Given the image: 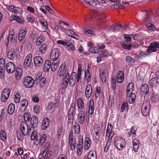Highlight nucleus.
Wrapping results in <instances>:
<instances>
[{"label": "nucleus", "instance_id": "nucleus-53", "mask_svg": "<svg viewBox=\"0 0 159 159\" xmlns=\"http://www.w3.org/2000/svg\"><path fill=\"white\" fill-rule=\"evenodd\" d=\"M0 136L2 140L7 139L6 132L3 130H2L0 133Z\"/></svg>", "mask_w": 159, "mask_h": 159}, {"label": "nucleus", "instance_id": "nucleus-35", "mask_svg": "<svg viewBox=\"0 0 159 159\" xmlns=\"http://www.w3.org/2000/svg\"><path fill=\"white\" fill-rule=\"evenodd\" d=\"M59 64V62L58 61H53L51 65V70L53 71H55L58 67Z\"/></svg>", "mask_w": 159, "mask_h": 159}, {"label": "nucleus", "instance_id": "nucleus-38", "mask_svg": "<svg viewBox=\"0 0 159 159\" xmlns=\"http://www.w3.org/2000/svg\"><path fill=\"white\" fill-rule=\"evenodd\" d=\"M125 59L126 62L129 65H131L135 62L134 59L129 56H127Z\"/></svg>", "mask_w": 159, "mask_h": 159}, {"label": "nucleus", "instance_id": "nucleus-58", "mask_svg": "<svg viewBox=\"0 0 159 159\" xmlns=\"http://www.w3.org/2000/svg\"><path fill=\"white\" fill-rule=\"evenodd\" d=\"M5 60L2 58L0 59V67H5Z\"/></svg>", "mask_w": 159, "mask_h": 159}, {"label": "nucleus", "instance_id": "nucleus-17", "mask_svg": "<svg viewBox=\"0 0 159 159\" xmlns=\"http://www.w3.org/2000/svg\"><path fill=\"white\" fill-rule=\"evenodd\" d=\"M85 113L83 111H80L77 115V119L79 123L81 124H83L85 121Z\"/></svg>", "mask_w": 159, "mask_h": 159}, {"label": "nucleus", "instance_id": "nucleus-45", "mask_svg": "<svg viewBox=\"0 0 159 159\" xmlns=\"http://www.w3.org/2000/svg\"><path fill=\"white\" fill-rule=\"evenodd\" d=\"M20 103L21 104L22 107H24V110H25L28 104L27 101L25 99L22 100L21 101Z\"/></svg>", "mask_w": 159, "mask_h": 159}, {"label": "nucleus", "instance_id": "nucleus-39", "mask_svg": "<svg viewBox=\"0 0 159 159\" xmlns=\"http://www.w3.org/2000/svg\"><path fill=\"white\" fill-rule=\"evenodd\" d=\"M124 37L125 40L122 42L120 43H124L126 44H130V41H131V37L129 36H128L127 35H124Z\"/></svg>", "mask_w": 159, "mask_h": 159}, {"label": "nucleus", "instance_id": "nucleus-52", "mask_svg": "<svg viewBox=\"0 0 159 159\" xmlns=\"http://www.w3.org/2000/svg\"><path fill=\"white\" fill-rule=\"evenodd\" d=\"M20 93H17L15 96L14 101L16 103H19L20 100Z\"/></svg>", "mask_w": 159, "mask_h": 159}, {"label": "nucleus", "instance_id": "nucleus-31", "mask_svg": "<svg viewBox=\"0 0 159 159\" xmlns=\"http://www.w3.org/2000/svg\"><path fill=\"white\" fill-rule=\"evenodd\" d=\"M139 141H138L137 139H134L132 143L133 145V150L135 152H137L138 151L139 146Z\"/></svg>", "mask_w": 159, "mask_h": 159}, {"label": "nucleus", "instance_id": "nucleus-62", "mask_svg": "<svg viewBox=\"0 0 159 159\" xmlns=\"http://www.w3.org/2000/svg\"><path fill=\"white\" fill-rule=\"evenodd\" d=\"M81 71L80 70H78L77 75H76L77 82H79L80 80L82 78H81Z\"/></svg>", "mask_w": 159, "mask_h": 159}, {"label": "nucleus", "instance_id": "nucleus-11", "mask_svg": "<svg viewBox=\"0 0 159 159\" xmlns=\"http://www.w3.org/2000/svg\"><path fill=\"white\" fill-rule=\"evenodd\" d=\"M141 113L144 116H147L150 112V104H143L141 107Z\"/></svg>", "mask_w": 159, "mask_h": 159}, {"label": "nucleus", "instance_id": "nucleus-15", "mask_svg": "<svg viewBox=\"0 0 159 159\" xmlns=\"http://www.w3.org/2000/svg\"><path fill=\"white\" fill-rule=\"evenodd\" d=\"M63 78V82L61 84V87L62 89H64L66 88L69 83V74L67 73L65 75V76Z\"/></svg>", "mask_w": 159, "mask_h": 159}, {"label": "nucleus", "instance_id": "nucleus-32", "mask_svg": "<svg viewBox=\"0 0 159 159\" xmlns=\"http://www.w3.org/2000/svg\"><path fill=\"white\" fill-rule=\"evenodd\" d=\"M77 105L78 108L80 110L83 109L84 107V101L81 98H79L77 101Z\"/></svg>", "mask_w": 159, "mask_h": 159}, {"label": "nucleus", "instance_id": "nucleus-13", "mask_svg": "<svg viewBox=\"0 0 159 159\" xmlns=\"http://www.w3.org/2000/svg\"><path fill=\"white\" fill-rule=\"evenodd\" d=\"M32 60V55L29 54L25 59L23 67L25 69H28L31 65Z\"/></svg>", "mask_w": 159, "mask_h": 159}, {"label": "nucleus", "instance_id": "nucleus-63", "mask_svg": "<svg viewBox=\"0 0 159 159\" xmlns=\"http://www.w3.org/2000/svg\"><path fill=\"white\" fill-rule=\"evenodd\" d=\"M110 144L111 142L110 141H109L108 140L105 146L104 147V151L105 152H106L108 151V149L110 147Z\"/></svg>", "mask_w": 159, "mask_h": 159}, {"label": "nucleus", "instance_id": "nucleus-28", "mask_svg": "<svg viewBox=\"0 0 159 159\" xmlns=\"http://www.w3.org/2000/svg\"><path fill=\"white\" fill-rule=\"evenodd\" d=\"M127 97L129 98V103H133L134 102L136 97L135 93L131 92L130 94H128Z\"/></svg>", "mask_w": 159, "mask_h": 159}, {"label": "nucleus", "instance_id": "nucleus-22", "mask_svg": "<svg viewBox=\"0 0 159 159\" xmlns=\"http://www.w3.org/2000/svg\"><path fill=\"white\" fill-rule=\"evenodd\" d=\"M124 80V74L121 70L119 71L117 73V81L118 83H121Z\"/></svg>", "mask_w": 159, "mask_h": 159}, {"label": "nucleus", "instance_id": "nucleus-36", "mask_svg": "<svg viewBox=\"0 0 159 159\" xmlns=\"http://www.w3.org/2000/svg\"><path fill=\"white\" fill-rule=\"evenodd\" d=\"M57 105V103H54L52 102H50L48 103V107L49 110H52V111H54L55 108Z\"/></svg>", "mask_w": 159, "mask_h": 159}, {"label": "nucleus", "instance_id": "nucleus-4", "mask_svg": "<svg viewBox=\"0 0 159 159\" xmlns=\"http://www.w3.org/2000/svg\"><path fill=\"white\" fill-rule=\"evenodd\" d=\"M34 83V80L30 76H26L24 79L23 84L24 86L27 88L32 87Z\"/></svg>", "mask_w": 159, "mask_h": 159}, {"label": "nucleus", "instance_id": "nucleus-20", "mask_svg": "<svg viewBox=\"0 0 159 159\" xmlns=\"http://www.w3.org/2000/svg\"><path fill=\"white\" fill-rule=\"evenodd\" d=\"M65 70V66L64 65H61L58 71V75L60 77H64L66 73Z\"/></svg>", "mask_w": 159, "mask_h": 159}, {"label": "nucleus", "instance_id": "nucleus-47", "mask_svg": "<svg viewBox=\"0 0 159 159\" xmlns=\"http://www.w3.org/2000/svg\"><path fill=\"white\" fill-rule=\"evenodd\" d=\"M43 41L44 40L42 38H41L40 36V35L37 39L36 41V45L37 46H39L43 43Z\"/></svg>", "mask_w": 159, "mask_h": 159}, {"label": "nucleus", "instance_id": "nucleus-46", "mask_svg": "<svg viewBox=\"0 0 159 159\" xmlns=\"http://www.w3.org/2000/svg\"><path fill=\"white\" fill-rule=\"evenodd\" d=\"M69 142L70 143V148L72 150L75 149L76 145V139L73 141H69Z\"/></svg>", "mask_w": 159, "mask_h": 159}, {"label": "nucleus", "instance_id": "nucleus-8", "mask_svg": "<svg viewBox=\"0 0 159 159\" xmlns=\"http://www.w3.org/2000/svg\"><path fill=\"white\" fill-rule=\"evenodd\" d=\"M59 54L60 51L57 48L54 49L51 53L50 58L51 60L58 61Z\"/></svg>", "mask_w": 159, "mask_h": 159}, {"label": "nucleus", "instance_id": "nucleus-41", "mask_svg": "<svg viewBox=\"0 0 159 159\" xmlns=\"http://www.w3.org/2000/svg\"><path fill=\"white\" fill-rule=\"evenodd\" d=\"M15 52L14 51H10L7 52L8 58L10 60L13 59L15 57Z\"/></svg>", "mask_w": 159, "mask_h": 159}, {"label": "nucleus", "instance_id": "nucleus-30", "mask_svg": "<svg viewBox=\"0 0 159 159\" xmlns=\"http://www.w3.org/2000/svg\"><path fill=\"white\" fill-rule=\"evenodd\" d=\"M51 63L49 60H47L45 61L44 63L43 69L44 71H48L50 68H51Z\"/></svg>", "mask_w": 159, "mask_h": 159}, {"label": "nucleus", "instance_id": "nucleus-19", "mask_svg": "<svg viewBox=\"0 0 159 159\" xmlns=\"http://www.w3.org/2000/svg\"><path fill=\"white\" fill-rule=\"evenodd\" d=\"M26 28H24L23 29V28L21 29L18 35L19 41H21L24 39L26 35Z\"/></svg>", "mask_w": 159, "mask_h": 159}, {"label": "nucleus", "instance_id": "nucleus-27", "mask_svg": "<svg viewBox=\"0 0 159 159\" xmlns=\"http://www.w3.org/2000/svg\"><path fill=\"white\" fill-rule=\"evenodd\" d=\"M151 100L152 103H155L159 101V94H156L154 92L152 93Z\"/></svg>", "mask_w": 159, "mask_h": 159}, {"label": "nucleus", "instance_id": "nucleus-25", "mask_svg": "<svg viewBox=\"0 0 159 159\" xmlns=\"http://www.w3.org/2000/svg\"><path fill=\"white\" fill-rule=\"evenodd\" d=\"M49 120L48 118H45L43 120L42 123V129L43 130H45L49 125Z\"/></svg>", "mask_w": 159, "mask_h": 159}, {"label": "nucleus", "instance_id": "nucleus-2", "mask_svg": "<svg viewBox=\"0 0 159 159\" xmlns=\"http://www.w3.org/2000/svg\"><path fill=\"white\" fill-rule=\"evenodd\" d=\"M113 143L115 146L119 150H122L126 145L125 140L122 138L119 137L114 139Z\"/></svg>", "mask_w": 159, "mask_h": 159}, {"label": "nucleus", "instance_id": "nucleus-18", "mask_svg": "<svg viewBox=\"0 0 159 159\" xmlns=\"http://www.w3.org/2000/svg\"><path fill=\"white\" fill-rule=\"evenodd\" d=\"M150 85L152 87H155L156 89H159V81L157 79L154 77L150 81Z\"/></svg>", "mask_w": 159, "mask_h": 159}, {"label": "nucleus", "instance_id": "nucleus-1", "mask_svg": "<svg viewBox=\"0 0 159 159\" xmlns=\"http://www.w3.org/2000/svg\"><path fill=\"white\" fill-rule=\"evenodd\" d=\"M46 135L43 134L41 135L37 133L35 130H33L31 135V139L32 140H34L36 141L38 144L42 145L46 140Z\"/></svg>", "mask_w": 159, "mask_h": 159}, {"label": "nucleus", "instance_id": "nucleus-33", "mask_svg": "<svg viewBox=\"0 0 159 159\" xmlns=\"http://www.w3.org/2000/svg\"><path fill=\"white\" fill-rule=\"evenodd\" d=\"M91 140L89 137H86L84 140V148L85 149H88L91 146Z\"/></svg>", "mask_w": 159, "mask_h": 159}, {"label": "nucleus", "instance_id": "nucleus-7", "mask_svg": "<svg viewBox=\"0 0 159 159\" xmlns=\"http://www.w3.org/2000/svg\"><path fill=\"white\" fill-rule=\"evenodd\" d=\"M99 127V125L98 124L94 126V129L96 131L95 134L93 136V139L95 142H98L100 139L101 134L99 133L100 131Z\"/></svg>", "mask_w": 159, "mask_h": 159}, {"label": "nucleus", "instance_id": "nucleus-12", "mask_svg": "<svg viewBox=\"0 0 159 159\" xmlns=\"http://www.w3.org/2000/svg\"><path fill=\"white\" fill-rule=\"evenodd\" d=\"M30 128L34 130L35 128L37 127L38 124V119L36 116H33L30 119Z\"/></svg>", "mask_w": 159, "mask_h": 159}, {"label": "nucleus", "instance_id": "nucleus-34", "mask_svg": "<svg viewBox=\"0 0 159 159\" xmlns=\"http://www.w3.org/2000/svg\"><path fill=\"white\" fill-rule=\"evenodd\" d=\"M35 80L37 81H39V82L40 84L41 87H43L46 81V78L45 77H41L40 76H39L38 78L36 77Z\"/></svg>", "mask_w": 159, "mask_h": 159}, {"label": "nucleus", "instance_id": "nucleus-5", "mask_svg": "<svg viewBox=\"0 0 159 159\" xmlns=\"http://www.w3.org/2000/svg\"><path fill=\"white\" fill-rule=\"evenodd\" d=\"M150 47L147 49L146 56L149 55L152 52H156L157 51V48H159V43L157 42H154L151 43Z\"/></svg>", "mask_w": 159, "mask_h": 159}, {"label": "nucleus", "instance_id": "nucleus-51", "mask_svg": "<svg viewBox=\"0 0 159 159\" xmlns=\"http://www.w3.org/2000/svg\"><path fill=\"white\" fill-rule=\"evenodd\" d=\"M130 44H126L124 43H120L122 47L125 49L130 50L131 49Z\"/></svg>", "mask_w": 159, "mask_h": 159}, {"label": "nucleus", "instance_id": "nucleus-59", "mask_svg": "<svg viewBox=\"0 0 159 159\" xmlns=\"http://www.w3.org/2000/svg\"><path fill=\"white\" fill-rule=\"evenodd\" d=\"M136 134V131L134 129L133 127H132L131 128V130L128 132V136H130L131 134L134 135Z\"/></svg>", "mask_w": 159, "mask_h": 159}, {"label": "nucleus", "instance_id": "nucleus-54", "mask_svg": "<svg viewBox=\"0 0 159 159\" xmlns=\"http://www.w3.org/2000/svg\"><path fill=\"white\" fill-rule=\"evenodd\" d=\"M51 151L50 150L45 151V154L44 159H46L48 158H51L50 156H51Z\"/></svg>", "mask_w": 159, "mask_h": 159}, {"label": "nucleus", "instance_id": "nucleus-60", "mask_svg": "<svg viewBox=\"0 0 159 159\" xmlns=\"http://www.w3.org/2000/svg\"><path fill=\"white\" fill-rule=\"evenodd\" d=\"M77 145L83 146V138L81 136L79 137L78 140V142Z\"/></svg>", "mask_w": 159, "mask_h": 159}, {"label": "nucleus", "instance_id": "nucleus-50", "mask_svg": "<svg viewBox=\"0 0 159 159\" xmlns=\"http://www.w3.org/2000/svg\"><path fill=\"white\" fill-rule=\"evenodd\" d=\"M17 137L18 140L20 141L24 139V136L23 133H21L19 131H17L16 132Z\"/></svg>", "mask_w": 159, "mask_h": 159}, {"label": "nucleus", "instance_id": "nucleus-56", "mask_svg": "<svg viewBox=\"0 0 159 159\" xmlns=\"http://www.w3.org/2000/svg\"><path fill=\"white\" fill-rule=\"evenodd\" d=\"M10 35V40L11 42H14L15 39L17 38V35L16 34L13 33L9 35Z\"/></svg>", "mask_w": 159, "mask_h": 159}, {"label": "nucleus", "instance_id": "nucleus-3", "mask_svg": "<svg viewBox=\"0 0 159 159\" xmlns=\"http://www.w3.org/2000/svg\"><path fill=\"white\" fill-rule=\"evenodd\" d=\"M32 129H33L32 128H30V125L28 126L26 122H21L20 125V130L24 136L27 135L31 131Z\"/></svg>", "mask_w": 159, "mask_h": 159}, {"label": "nucleus", "instance_id": "nucleus-21", "mask_svg": "<svg viewBox=\"0 0 159 159\" xmlns=\"http://www.w3.org/2000/svg\"><path fill=\"white\" fill-rule=\"evenodd\" d=\"M43 62V60L41 57L37 56L34 58V63L35 66H40L42 65Z\"/></svg>", "mask_w": 159, "mask_h": 159}, {"label": "nucleus", "instance_id": "nucleus-26", "mask_svg": "<svg viewBox=\"0 0 159 159\" xmlns=\"http://www.w3.org/2000/svg\"><path fill=\"white\" fill-rule=\"evenodd\" d=\"M50 142L48 141L46 142V144L44 146V149L43 151L39 154V157H40V158L44 156V154L45 153V151L49 150L50 148Z\"/></svg>", "mask_w": 159, "mask_h": 159}, {"label": "nucleus", "instance_id": "nucleus-6", "mask_svg": "<svg viewBox=\"0 0 159 159\" xmlns=\"http://www.w3.org/2000/svg\"><path fill=\"white\" fill-rule=\"evenodd\" d=\"M75 104L72 103L70 105V107L68 112V119L69 120H72L73 121L74 120L75 114Z\"/></svg>", "mask_w": 159, "mask_h": 159}, {"label": "nucleus", "instance_id": "nucleus-43", "mask_svg": "<svg viewBox=\"0 0 159 159\" xmlns=\"http://www.w3.org/2000/svg\"><path fill=\"white\" fill-rule=\"evenodd\" d=\"M48 46L46 44H43L39 48V51L41 53H44L46 52Z\"/></svg>", "mask_w": 159, "mask_h": 159}, {"label": "nucleus", "instance_id": "nucleus-37", "mask_svg": "<svg viewBox=\"0 0 159 159\" xmlns=\"http://www.w3.org/2000/svg\"><path fill=\"white\" fill-rule=\"evenodd\" d=\"M15 111V105L13 103L10 104L8 108L7 111L10 115L12 114Z\"/></svg>", "mask_w": 159, "mask_h": 159}, {"label": "nucleus", "instance_id": "nucleus-44", "mask_svg": "<svg viewBox=\"0 0 159 159\" xmlns=\"http://www.w3.org/2000/svg\"><path fill=\"white\" fill-rule=\"evenodd\" d=\"M128 107V103L124 101L122 103L121 107V111L123 112L127 109Z\"/></svg>", "mask_w": 159, "mask_h": 159}, {"label": "nucleus", "instance_id": "nucleus-14", "mask_svg": "<svg viewBox=\"0 0 159 159\" xmlns=\"http://www.w3.org/2000/svg\"><path fill=\"white\" fill-rule=\"evenodd\" d=\"M76 79V73L75 72H72L69 79V85L73 87L74 86Z\"/></svg>", "mask_w": 159, "mask_h": 159}, {"label": "nucleus", "instance_id": "nucleus-40", "mask_svg": "<svg viewBox=\"0 0 159 159\" xmlns=\"http://www.w3.org/2000/svg\"><path fill=\"white\" fill-rule=\"evenodd\" d=\"M74 127L75 134H78L80 131V127L79 124L78 123H75Z\"/></svg>", "mask_w": 159, "mask_h": 159}, {"label": "nucleus", "instance_id": "nucleus-64", "mask_svg": "<svg viewBox=\"0 0 159 159\" xmlns=\"http://www.w3.org/2000/svg\"><path fill=\"white\" fill-rule=\"evenodd\" d=\"M67 34L70 36L71 37H73L75 33L72 30L69 29L67 30Z\"/></svg>", "mask_w": 159, "mask_h": 159}, {"label": "nucleus", "instance_id": "nucleus-49", "mask_svg": "<svg viewBox=\"0 0 159 159\" xmlns=\"http://www.w3.org/2000/svg\"><path fill=\"white\" fill-rule=\"evenodd\" d=\"M85 2L89 5L93 7L96 6V2L93 0H85Z\"/></svg>", "mask_w": 159, "mask_h": 159}, {"label": "nucleus", "instance_id": "nucleus-55", "mask_svg": "<svg viewBox=\"0 0 159 159\" xmlns=\"http://www.w3.org/2000/svg\"><path fill=\"white\" fill-rule=\"evenodd\" d=\"M100 79L103 83H105L106 81V77L104 74V73L102 72L100 74Z\"/></svg>", "mask_w": 159, "mask_h": 159}, {"label": "nucleus", "instance_id": "nucleus-16", "mask_svg": "<svg viewBox=\"0 0 159 159\" xmlns=\"http://www.w3.org/2000/svg\"><path fill=\"white\" fill-rule=\"evenodd\" d=\"M149 92V87L147 84L146 83L143 84L141 86L140 89V94L142 96L148 94Z\"/></svg>", "mask_w": 159, "mask_h": 159}, {"label": "nucleus", "instance_id": "nucleus-9", "mask_svg": "<svg viewBox=\"0 0 159 159\" xmlns=\"http://www.w3.org/2000/svg\"><path fill=\"white\" fill-rule=\"evenodd\" d=\"M7 72L9 74H12L16 70L15 64L11 62H8L6 64L5 66Z\"/></svg>", "mask_w": 159, "mask_h": 159}, {"label": "nucleus", "instance_id": "nucleus-61", "mask_svg": "<svg viewBox=\"0 0 159 159\" xmlns=\"http://www.w3.org/2000/svg\"><path fill=\"white\" fill-rule=\"evenodd\" d=\"M112 125L110 124V125H108L107 129V133H106V136L107 137V135L108 134V133L110 132L111 131H112Z\"/></svg>", "mask_w": 159, "mask_h": 159}, {"label": "nucleus", "instance_id": "nucleus-42", "mask_svg": "<svg viewBox=\"0 0 159 159\" xmlns=\"http://www.w3.org/2000/svg\"><path fill=\"white\" fill-rule=\"evenodd\" d=\"M31 116L30 114L29 113H25L24 114V119L25 120L24 122H26L27 121L28 122L30 121L31 119Z\"/></svg>", "mask_w": 159, "mask_h": 159}, {"label": "nucleus", "instance_id": "nucleus-23", "mask_svg": "<svg viewBox=\"0 0 159 159\" xmlns=\"http://www.w3.org/2000/svg\"><path fill=\"white\" fill-rule=\"evenodd\" d=\"M92 88L90 84H88L86 86L85 94L86 98H89L92 93Z\"/></svg>", "mask_w": 159, "mask_h": 159}, {"label": "nucleus", "instance_id": "nucleus-29", "mask_svg": "<svg viewBox=\"0 0 159 159\" xmlns=\"http://www.w3.org/2000/svg\"><path fill=\"white\" fill-rule=\"evenodd\" d=\"M145 16L143 17V20L146 22H149L152 19V13L148 11H146Z\"/></svg>", "mask_w": 159, "mask_h": 159}, {"label": "nucleus", "instance_id": "nucleus-48", "mask_svg": "<svg viewBox=\"0 0 159 159\" xmlns=\"http://www.w3.org/2000/svg\"><path fill=\"white\" fill-rule=\"evenodd\" d=\"M84 31L85 34H87L89 36L93 35L94 34L93 31L89 29H85Z\"/></svg>", "mask_w": 159, "mask_h": 159}, {"label": "nucleus", "instance_id": "nucleus-24", "mask_svg": "<svg viewBox=\"0 0 159 159\" xmlns=\"http://www.w3.org/2000/svg\"><path fill=\"white\" fill-rule=\"evenodd\" d=\"M94 100L91 99L89 104V112L90 115H92L93 113L94 110Z\"/></svg>", "mask_w": 159, "mask_h": 159}, {"label": "nucleus", "instance_id": "nucleus-57", "mask_svg": "<svg viewBox=\"0 0 159 159\" xmlns=\"http://www.w3.org/2000/svg\"><path fill=\"white\" fill-rule=\"evenodd\" d=\"M39 22L41 24L42 26L44 27V28L46 29L48 28V26L46 21L43 20H40Z\"/></svg>", "mask_w": 159, "mask_h": 159}, {"label": "nucleus", "instance_id": "nucleus-10", "mask_svg": "<svg viewBox=\"0 0 159 159\" xmlns=\"http://www.w3.org/2000/svg\"><path fill=\"white\" fill-rule=\"evenodd\" d=\"M10 93L9 88H6L4 89L2 93L1 96V100L2 102H6L7 101Z\"/></svg>", "mask_w": 159, "mask_h": 159}]
</instances>
